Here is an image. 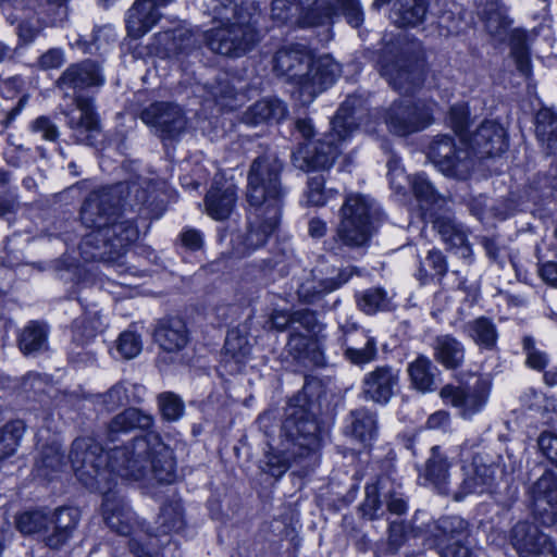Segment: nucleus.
<instances>
[{
	"mask_svg": "<svg viewBox=\"0 0 557 557\" xmlns=\"http://www.w3.org/2000/svg\"><path fill=\"white\" fill-rule=\"evenodd\" d=\"M69 459L76 478L88 488L103 491L113 475L160 483L175 481L172 451L156 434L134 440L129 447H114L110 453L90 437L73 442Z\"/></svg>",
	"mask_w": 557,
	"mask_h": 557,
	"instance_id": "nucleus-1",
	"label": "nucleus"
},
{
	"mask_svg": "<svg viewBox=\"0 0 557 557\" xmlns=\"http://www.w3.org/2000/svg\"><path fill=\"white\" fill-rule=\"evenodd\" d=\"M283 169V161L274 152H265L250 164L246 186L249 213L245 245L248 250L263 246L280 225L288 193L281 181Z\"/></svg>",
	"mask_w": 557,
	"mask_h": 557,
	"instance_id": "nucleus-2",
	"label": "nucleus"
},
{
	"mask_svg": "<svg viewBox=\"0 0 557 557\" xmlns=\"http://www.w3.org/2000/svg\"><path fill=\"white\" fill-rule=\"evenodd\" d=\"M120 198L115 188L106 187L91 193L82 210V222L94 228L84 236L79 249L86 261L114 263L138 237L131 221H116Z\"/></svg>",
	"mask_w": 557,
	"mask_h": 557,
	"instance_id": "nucleus-3",
	"label": "nucleus"
},
{
	"mask_svg": "<svg viewBox=\"0 0 557 557\" xmlns=\"http://www.w3.org/2000/svg\"><path fill=\"white\" fill-rule=\"evenodd\" d=\"M214 27L201 38L218 54L239 58L260 41L259 9L255 3L237 0H212L208 5Z\"/></svg>",
	"mask_w": 557,
	"mask_h": 557,
	"instance_id": "nucleus-4",
	"label": "nucleus"
},
{
	"mask_svg": "<svg viewBox=\"0 0 557 557\" xmlns=\"http://www.w3.org/2000/svg\"><path fill=\"white\" fill-rule=\"evenodd\" d=\"M274 71L295 85L294 92L306 106L335 83L341 65L327 54L313 59L305 46L292 45L275 53Z\"/></svg>",
	"mask_w": 557,
	"mask_h": 557,
	"instance_id": "nucleus-5",
	"label": "nucleus"
},
{
	"mask_svg": "<svg viewBox=\"0 0 557 557\" xmlns=\"http://www.w3.org/2000/svg\"><path fill=\"white\" fill-rule=\"evenodd\" d=\"M364 100L359 96H348L338 108L333 121L332 129L322 139L312 146H307L294 154L296 166L301 170H326L331 168L341 151V146L351 136L358 126H363L369 133L374 132L368 120Z\"/></svg>",
	"mask_w": 557,
	"mask_h": 557,
	"instance_id": "nucleus-6",
	"label": "nucleus"
},
{
	"mask_svg": "<svg viewBox=\"0 0 557 557\" xmlns=\"http://www.w3.org/2000/svg\"><path fill=\"white\" fill-rule=\"evenodd\" d=\"M339 14L352 27L363 23V12L358 0H273L271 8L273 20L300 27L323 25Z\"/></svg>",
	"mask_w": 557,
	"mask_h": 557,
	"instance_id": "nucleus-7",
	"label": "nucleus"
},
{
	"mask_svg": "<svg viewBox=\"0 0 557 557\" xmlns=\"http://www.w3.org/2000/svg\"><path fill=\"white\" fill-rule=\"evenodd\" d=\"M380 71L396 90L410 94L423 83V64L413 45H386L379 59Z\"/></svg>",
	"mask_w": 557,
	"mask_h": 557,
	"instance_id": "nucleus-8",
	"label": "nucleus"
},
{
	"mask_svg": "<svg viewBox=\"0 0 557 557\" xmlns=\"http://www.w3.org/2000/svg\"><path fill=\"white\" fill-rule=\"evenodd\" d=\"M102 503V517L107 525L114 532L128 536L129 548L134 557H160L158 553L146 552L144 540L149 537L148 532L137 523L135 513L125 503V500L115 493L104 490Z\"/></svg>",
	"mask_w": 557,
	"mask_h": 557,
	"instance_id": "nucleus-9",
	"label": "nucleus"
},
{
	"mask_svg": "<svg viewBox=\"0 0 557 557\" xmlns=\"http://www.w3.org/2000/svg\"><path fill=\"white\" fill-rule=\"evenodd\" d=\"M280 442L283 444L281 451L292 449L300 457L317 449L320 446V429L314 414L304 407L289 406L282 424Z\"/></svg>",
	"mask_w": 557,
	"mask_h": 557,
	"instance_id": "nucleus-10",
	"label": "nucleus"
},
{
	"mask_svg": "<svg viewBox=\"0 0 557 557\" xmlns=\"http://www.w3.org/2000/svg\"><path fill=\"white\" fill-rule=\"evenodd\" d=\"M503 458L499 455H492L486 451H478L473 455L472 461L465 467V478L461 483V491L455 496L457 500L468 494H490L494 491L498 479L502 478Z\"/></svg>",
	"mask_w": 557,
	"mask_h": 557,
	"instance_id": "nucleus-11",
	"label": "nucleus"
},
{
	"mask_svg": "<svg viewBox=\"0 0 557 557\" xmlns=\"http://www.w3.org/2000/svg\"><path fill=\"white\" fill-rule=\"evenodd\" d=\"M428 157L443 175L459 181L467 180L474 166L470 151L457 147L447 135H438L432 140Z\"/></svg>",
	"mask_w": 557,
	"mask_h": 557,
	"instance_id": "nucleus-12",
	"label": "nucleus"
},
{
	"mask_svg": "<svg viewBox=\"0 0 557 557\" xmlns=\"http://www.w3.org/2000/svg\"><path fill=\"white\" fill-rule=\"evenodd\" d=\"M428 157L443 175L459 181L467 180L474 166L470 151L457 147L447 135H438L432 140Z\"/></svg>",
	"mask_w": 557,
	"mask_h": 557,
	"instance_id": "nucleus-13",
	"label": "nucleus"
},
{
	"mask_svg": "<svg viewBox=\"0 0 557 557\" xmlns=\"http://www.w3.org/2000/svg\"><path fill=\"white\" fill-rule=\"evenodd\" d=\"M428 157L443 175L459 181L467 180L474 166L470 151L457 147L447 135H438L432 140Z\"/></svg>",
	"mask_w": 557,
	"mask_h": 557,
	"instance_id": "nucleus-14",
	"label": "nucleus"
},
{
	"mask_svg": "<svg viewBox=\"0 0 557 557\" xmlns=\"http://www.w3.org/2000/svg\"><path fill=\"white\" fill-rule=\"evenodd\" d=\"M371 201L362 195H349L341 209L338 237L350 247L364 245L370 237Z\"/></svg>",
	"mask_w": 557,
	"mask_h": 557,
	"instance_id": "nucleus-15",
	"label": "nucleus"
},
{
	"mask_svg": "<svg viewBox=\"0 0 557 557\" xmlns=\"http://www.w3.org/2000/svg\"><path fill=\"white\" fill-rule=\"evenodd\" d=\"M431 115L432 111L428 104L401 99L388 108L384 120L392 133L406 136L426 127L431 123Z\"/></svg>",
	"mask_w": 557,
	"mask_h": 557,
	"instance_id": "nucleus-16",
	"label": "nucleus"
},
{
	"mask_svg": "<svg viewBox=\"0 0 557 557\" xmlns=\"http://www.w3.org/2000/svg\"><path fill=\"white\" fill-rule=\"evenodd\" d=\"M388 175L392 187L399 191L405 188V182H410L412 191L424 211V218H428L431 211L442 210L449 203V200L437 193L424 173L414 174L409 178L405 175L404 170L397 166V161L391 160L388 162Z\"/></svg>",
	"mask_w": 557,
	"mask_h": 557,
	"instance_id": "nucleus-17",
	"label": "nucleus"
},
{
	"mask_svg": "<svg viewBox=\"0 0 557 557\" xmlns=\"http://www.w3.org/2000/svg\"><path fill=\"white\" fill-rule=\"evenodd\" d=\"M509 539L520 557H557L550 537L528 521L517 522L510 531Z\"/></svg>",
	"mask_w": 557,
	"mask_h": 557,
	"instance_id": "nucleus-18",
	"label": "nucleus"
},
{
	"mask_svg": "<svg viewBox=\"0 0 557 557\" xmlns=\"http://www.w3.org/2000/svg\"><path fill=\"white\" fill-rule=\"evenodd\" d=\"M530 497L534 518L545 527L557 523V476L544 472L531 486Z\"/></svg>",
	"mask_w": 557,
	"mask_h": 557,
	"instance_id": "nucleus-19",
	"label": "nucleus"
},
{
	"mask_svg": "<svg viewBox=\"0 0 557 557\" xmlns=\"http://www.w3.org/2000/svg\"><path fill=\"white\" fill-rule=\"evenodd\" d=\"M400 372L392 366H379L364 374L362 393L367 400L386 405L398 392Z\"/></svg>",
	"mask_w": 557,
	"mask_h": 557,
	"instance_id": "nucleus-20",
	"label": "nucleus"
},
{
	"mask_svg": "<svg viewBox=\"0 0 557 557\" xmlns=\"http://www.w3.org/2000/svg\"><path fill=\"white\" fill-rule=\"evenodd\" d=\"M462 144L468 147L471 156L486 158L503 153L507 147L505 129L494 121H484L470 135L462 139Z\"/></svg>",
	"mask_w": 557,
	"mask_h": 557,
	"instance_id": "nucleus-21",
	"label": "nucleus"
},
{
	"mask_svg": "<svg viewBox=\"0 0 557 557\" xmlns=\"http://www.w3.org/2000/svg\"><path fill=\"white\" fill-rule=\"evenodd\" d=\"M425 219L433 224V227L449 249H456V252L463 259L470 258L471 248L465 228L456 222L449 203L442 210L431 211Z\"/></svg>",
	"mask_w": 557,
	"mask_h": 557,
	"instance_id": "nucleus-22",
	"label": "nucleus"
},
{
	"mask_svg": "<svg viewBox=\"0 0 557 557\" xmlns=\"http://www.w3.org/2000/svg\"><path fill=\"white\" fill-rule=\"evenodd\" d=\"M75 108L64 112L67 126L74 132L76 141L92 145L94 133L99 132L98 116L94 110V100L89 97L76 96Z\"/></svg>",
	"mask_w": 557,
	"mask_h": 557,
	"instance_id": "nucleus-23",
	"label": "nucleus"
},
{
	"mask_svg": "<svg viewBox=\"0 0 557 557\" xmlns=\"http://www.w3.org/2000/svg\"><path fill=\"white\" fill-rule=\"evenodd\" d=\"M345 358L355 366H364L377 357V341L364 329L354 325L343 329Z\"/></svg>",
	"mask_w": 557,
	"mask_h": 557,
	"instance_id": "nucleus-24",
	"label": "nucleus"
},
{
	"mask_svg": "<svg viewBox=\"0 0 557 557\" xmlns=\"http://www.w3.org/2000/svg\"><path fill=\"white\" fill-rule=\"evenodd\" d=\"M440 395L444 403L457 408L463 419H471L479 413L484 408L488 397V393L482 383H478L472 388L446 385L441 389Z\"/></svg>",
	"mask_w": 557,
	"mask_h": 557,
	"instance_id": "nucleus-25",
	"label": "nucleus"
},
{
	"mask_svg": "<svg viewBox=\"0 0 557 557\" xmlns=\"http://www.w3.org/2000/svg\"><path fill=\"white\" fill-rule=\"evenodd\" d=\"M140 119L145 124L168 137L180 134L185 127L181 108L170 102L151 103L143 110Z\"/></svg>",
	"mask_w": 557,
	"mask_h": 557,
	"instance_id": "nucleus-26",
	"label": "nucleus"
},
{
	"mask_svg": "<svg viewBox=\"0 0 557 557\" xmlns=\"http://www.w3.org/2000/svg\"><path fill=\"white\" fill-rule=\"evenodd\" d=\"M172 0H136L126 12V28L132 38H140L156 26L161 14L159 9Z\"/></svg>",
	"mask_w": 557,
	"mask_h": 557,
	"instance_id": "nucleus-27",
	"label": "nucleus"
},
{
	"mask_svg": "<svg viewBox=\"0 0 557 557\" xmlns=\"http://www.w3.org/2000/svg\"><path fill=\"white\" fill-rule=\"evenodd\" d=\"M237 202V188L231 182L214 181L205 197L206 212L214 220L222 221L232 214Z\"/></svg>",
	"mask_w": 557,
	"mask_h": 557,
	"instance_id": "nucleus-28",
	"label": "nucleus"
},
{
	"mask_svg": "<svg viewBox=\"0 0 557 557\" xmlns=\"http://www.w3.org/2000/svg\"><path fill=\"white\" fill-rule=\"evenodd\" d=\"M81 519V511L76 507H62L49 517V534L44 536V541L50 548H60L72 536L73 531Z\"/></svg>",
	"mask_w": 557,
	"mask_h": 557,
	"instance_id": "nucleus-29",
	"label": "nucleus"
},
{
	"mask_svg": "<svg viewBox=\"0 0 557 557\" xmlns=\"http://www.w3.org/2000/svg\"><path fill=\"white\" fill-rule=\"evenodd\" d=\"M153 335L156 343L166 352H178L189 342V331L185 321L176 317L160 320Z\"/></svg>",
	"mask_w": 557,
	"mask_h": 557,
	"instance_id": "nucleus-30",
	"label": "nucleus"
},
{
	"mask_svg": "<svg viewBox=\"0 0 557 557\" xmlns=\"http://www.w3.org/2000/svg\"><path fill=\"white\" fill-rule=\"evenodd\" d=\"M104 78L99 66L90 60L71 64L59 77L57 84L62 89H85L101 86Z\"/></svg>",
	"mask_w": 557,
	"mask_h": 557,
	"instance_id": "nucleus-31",
	"label": "nucleus"
},
{
	"mask_svg": "<svg viewBox=\"0 0 557 557\" xmlns=\"http://www.w3.org/2000/svg\"><path fill=\"white\" fill-rule=\"evenodd\" d=\"M352 274V268H345L338 272L336 277H329L325 280L309 278L298 287V298L305 304H314L324 295L336 290L347 283Z\"/></svg>",
	"mask_w": 557,
	"mask_h": 557,
	"instance_id": "nucleus-32",
	"label": "nucleus"
},
{
	"mask_svg": "<svg viewBox=\"0 0 557 557\" xmlns=\"http://www.w3.org/2000/svg\"><path fill=\"white\" fill-rule=\"evenodd\" d=\"M450 466L441 447L433 446L421 475L438 493L447 494L450 483Z\"/></svg>",
	"mask_w": 557,
	"mask_h": 557,
	"instance_id": "nucleus-33",
	"label": "nucleus"
},
{
	"mask_svg": "<svg viewBox=\"0 0 557 557\" xmlns=\"http://www.w3.org/2000/svg\"><path fill=\"white\" fill-rule=\"evenodd\" d=\"M0 9L7 21L11 24L21 20L17 34L24 42H32L39 34L40 26L37 20L26 18L28 13L23 5V0H0Z\"/></svg>",
	"mask_w": 557,
	"mask_h": 557,
	"instance_id": "nucleus-34",
	"label": "nucleus"
},
{
	"mask_svg": "<svg viewBox=\"0 0 557 557\" xmlns=\"http://www.w3.org/2000/svg\"><path fill=\"white\" fill-rule=\"evenodd\" d=\"M287 108L285 103L277 98H264L250 106L243 114L242 120L245 124L256 126L262 123L285 119Z\"/></svg>",
	"mask_w": 557,
	"mask_h": 557,
	"instance_id": "nucleus-35",
	"label": "nucleus"
},
{
	"mask_svg": "<svg viewBox=\"0 0 557 557\" xmlns=\"http://www.w3.org/2000/svg\"><path fill=\"white\" fill-rule=\"evenodd\" d=\"M433 356L444 368L455 370L465 361V346L456 337L449 334L438 335L434 338Z\"/></svg>",
	"mask_w": 557,
	"mask_h": 557,
	"instance_id": "nucleus-36",
	"label": "nucleus"
},
{
	"mask_svg": "<svg viewBox=\"0 0 557 557\" xmlns=\"http://www.w3.org/2000/svg\"><path fill=\"white\" fill-rule=\"evenodd\" d=\"M157 524V533L154 535L148 533L149 537L145 539L144 542H147L148 545L146 552L158 553L161 555L158 550L154 549V542L159 541L158 537L162 535H169L172 532H177L184 527L181 505L175 503L163 506L160 515L158 516Z\"/></svg>",
	"mask_w": 557,
	"mask_h": 557,
	"instance_id": "nucleus-37",
	"label": "nucleus"
},
{
	"mask_svg": "<svg viewBox=\"0 0 557 557\" xmlns=\"http://www.w3.org/2000/svg\"><path fill=\"white\" fill-rule=\"evenodd\" d=\"M345 433L361 443L372 441L376 435V417L367 408H358L346 418Z\"/></svg>",
	"mask_w": 557,
	"mask_h": 557,
	"instance_id": "nucleus-38",
	"label": "nucleus"
},
{
	"mask_svg": "<svg viewBox=\"0 0 557 557\" xmlns=\"http://www.w3.org/2000/svg\"><path fill=\"white\" fill-rule=\"evenodd\" d=\"M152 417L136 408H128L116 414L108 425V436L115 441L119 434L128 433L135 429L146 430L152 425Z\"/></svg>",
	"mask_w": 557,
	"mask_h": 557,
	"instance_id": "nucleus-39",
	"label": "nucleus"
},
{
	"mask_svg": "<svg viewBox=\"0 0 557 557\" xmlns=\"http://www.w3.org/2000/svg\"><path fill=\"white\" fill-rule=\"evenodd\" d=\"M159 41L164 45V50L169 54L187 53L199 47L201 40L194 30L185 25H181L172 30L159 35Z\"/></svg>",
	"mask_w": 557,
	"mask_h": 557,
	"instance_id": "nucleus-40",
	"label": "nucleus"
},
{
	"mask_svg": "<svg viewBox=\"0 0 557 557\" xmlns=\"http://www.w3.org/2000/svg\"><path fill=\"white\" fill-rule=\"evenodd\" d=\"M463 331L482 349L496 348L498 331L492 319L486 317L473 319L465 325Z\"/></svg>",
	"mask_w": 557,
	"mask_h": 557,
	"instance_id": "nucleus-41",
	"label": "nucleus"
},
{
	"mask_svg": "<svg viewBox=\"0 0 557 557\" xmlns=\"http://www.w3.org/2000/svg\"><path fill=\"white\" fill-rule=\"evenodd\" d=\"M429 0H397L394 22L398 26H416L429 15Z\"/></svg>",
	"mask_w": 557,
	"mask_h": 557,
	"instance_id": "nucleus-42",
	"label": "nucleus"
},
{
	"mask_svg": "<svg viewBox=\"0 0 557 557\" xmlns=\"http://www.w3.org/2000/svg\"><path fill=\"white\" fill-rule=\"evenodd\" d=\"M435 370L429 357L420 355L408 364V375L411 385L422 392H431L435 385Z\"/></svg>",
	"mask_w": 557,
	"mask_h": 557,
	"instance_id": "nucleus-43",
	"label": "nucleus"
},
{
	"mask_svg": "<svg viewBox=\"0 0 557 557\" xmlns=\"http://www.w3.org/2000/svg\"><path fill=\"white\" fill-rule=\"evenodd\" d=\"M429 15L446 35L456 34L460 27L457 7L447 0H429Z\"/></svg>",
	"mask_w": 557,
	"mask_h": 557,
	"instance_id": "nucleus-44",
	"label": "nucleus"
},
{
	"mask_svg": "<svg viewBox=\"0 0 557 557\" xmlns=\"http://www.w3.org/2000/svg\"><path fill=\"white\" fill-rule=\"evenodd\" d=\"M106 327L104 320L98 311H88L76 319L73 324V341L84 347Z\"/></svg>",
	"mask_w": 557,
	"mask_h": 557,
	"instance_id": "nucleus-45",
	"label": "nucleus"
},
{
	"mask_svg": "<svg viewBox=\"0 0 557 557\" xmlns=\"http://www.w3.org/2000/svg\"><path fill=\"white\" fill-rule=\"evenodd\" d=\"M535 132L547 153H557V116L549 109H541L535 116Z\"/></svg>",
	"mask_w": 557,
	"mask_h": 557,
	"instance_id": "nucleus-46",
	"label": "nucleus"
},
{
	"mask_svg": "<svg viewBox=\"0 0 557 557\" xmlns=\"http://www.w3.org/2000/svg\"><path fill=\"white\" fill-rule=\"evenodd\" d=\"M282 449L283 444L281 442L275 447L270 446L262 460L261 469L274 478L282 476L289 469L292 462L300 458L292 449L286 448V451H281Z\"/></svg>",
	"mask_w": 557,
	"mask_h": 557,
	"instance_id": "nucleus-47",
	"label": "nucleus"
},
{
	"mask_svg": "<svg viewBox=\"0 0 557 557\" xmlns=\"http://www.w3.org/2000/svg\"><path fill=\"white\" fill-rule=\"evenodd\" d=\"M292 323L294 333L290 335L288 347L290 350H298L300 352L307 347L308 339L306 336L297 333V330L301 327L309 333H314L319 327L318 319L314 312L305 309L293 312Z\"/></svg>",
	"mask_w": 557,
	"mask_h": 557,
	"instance_id": "nucleus-48",
	"label": "nucleus"
},
{
	"mask_svg": "<svg viewBox=\"0 0 557 557\" xmlns=\"http://www.w3.org/2000/svg\"><path fill=\"white\" fill-rule=\"evenodd\" d=\"M48 330L45 325L30 322L22 331L18 344L25 355L39 352L47 347Z\"/></svg>",
	"mask_w": 557,
	"mask_h": 557,
	"instance_id": "nucleus-49",
	"label": "nucleus"
},
{
	"mask_svg": "<svg viewBox=\"0 0 557 557\" xmlns=\"http://www.w3.org/2000/svg\"><path fill=\"white\" fill-rule=\"evenodd\" d=\"M447 272V262L440 250H430L426 258L420 262L416 277L422 285L437 278L441 281Z\"/></svg>",
	"mask_w": 557,
	"mask_h": 557,
	"instance_id": "nucleus-50",
	"label": "nucleus"
},
{
	"mask_svg": "<svg viewBox=\"0 0 557 557\" xmlns=\"http://www.w3.org/2000/svg\"><path fill=\"white\" fill-rule=\"evenodd\" d=\"M510 51L517 70L529 77L532 72L530 51L527 45V34L521 29H515L510 37Z\"/></svg>",
	"mask_w": 557,
	"mask_h": 557,
	"instance_id": "nucleus-51",
	"label": "nucleus"
},
{
	"mask_svg": "<svg viewBox=\"0 0 557 557\" xmlns=\"http://www.w3.org/2000/svg\"><path fill=\"white\" fill-rule=\"evenodd\" d=\"M484 12L487 15V28L494 35L500 34L502 29H506L512 24L511 17L508 15V9L502 0H483Z\"/></svg>",
	"mask_w": 557,
	"mask_h": 557,
	"instance_id": "nucleus-52",
	"label": "nucleus"
},
{
	"mask_svg": "<svg viewBox=\"0 0 557 557\" xmlns=\"http://www.w3.org/2000/svg\"><path fill=\"white\" fill-rule=\"evenodd\" d=\"M324 184L325 177L322 174H315L308 178L304 194L306 206L322 207L337 195L334 189H325Z\"/></svg>",
	"mask_w": 557,
	"mask_h": 557,
	"instance_id": "nucleus-53",
	"label": "nucleus"
},
{
	"mask_svg": "<svg viewBox=\"0 0 557 557\" xmlns=\"http://www.w3.org/2000/svg\"><path fill=\"white\" fill-rule=\"evenodd\" d=\"M436 529L438 533H435V536L443 537L449 543L468 540V523L458 516L438 519Z\"/></svg>",
	"mask_w": 557,
	"mask_h": 557,
	"instance_id": "nucleus-54",
	"label": "nucleus"
},
{
	"mask_svg": "<svg viewBox=\"0 0 557 557\" xmlns=\"http://www.w3.org/2000/svg\"><path fill=\"white\" fill-rule=\"evenodd\" d=\"M250 352L251 348L245 336L239 335L235 331L227 334L224 344V357L226 361H234L237 364H244Z\"/></svg>",
	"mask_w": 557,
	"mask_h": 557,
	"instance_id": "nucleus-55",
	"label": "nucleus"
},
{
	"mask_svg": "<svg viewBox=\"0 0 557 557\" xmlns=\"http://www.w3.org/2000/svg\"><path fill=\"white\" fill-rule=\"evenodd\" d=\"M64 466L63 455L59 447H46L41 453L40 460L36 463L37 475L47 480H52L54 478L53 473L61 471Z\"/></svg>",
	"mask_w": 557,
	"mask_h": 557,
	"instance_id": "nucleus-56",
	"label": "nucleus"
},
{
	"mask_svg": "<svg viewBox=\"0 0 557 557\" xmlns=\"http://www.w3.org/2000/svg\"><path fill=\"white\" fill-rule=\"evenodd\" d=\"M22 421H13L0 429V460L14 454L24 434Z\"/></svg>",
	"mask_w": 557,
	"mask_h": 557,
	"instance_id": "nucleus-57",
	"label": "nucleus"
},
{
	"mask_svg": "<svg viewBox=\"0 0 557 557\" xmlns=\"http://www.w3.org/2000/svg\"><path fill=\"white\" fill-rule=\"evenodd\" d=\"M16 529L24 535L49 532V517L41 511H27L16 518Z\"/></svg>",
	"mask_w": 557,
	"mask_h": 557,
	"instance_id": "nucleus-58",
	"label": "nucleus"
},
{
	"mask_svg": "<svg viewBox=\"0 0 557 557\" xmlns=\"http://www.w3.org/2000/svg\"><path fill=\"white\" fill-rule=\"evenodd\" d=\"M389 299L382 288H370L364 290L358 298L359 308L368 314L379 310L387 309Z\"/></svg>",
	"mask_w": 557,
	"mask_h": 557,
	"instance_id": "nucleus-59",
	"label": "nucleus"
},
{
	"mask_svg": "<svg viewBox=\"0 0 557 557\" xmlns=\"http://www.w3.org/2000/svg\"><path fill=\"white\" fill-rule=\"evenodd\" d=\"M522 349L525 355V364L536 371H543L549 362V357L535 343L534 338L525 336L522 341Z\"/></svg>",
	"mask_w": 557,
	"mask_h": 557,
	"instance_id": "nucleus-60",
	"label": "nucleus"
},
{
	"mask_svg": "<svg viewBox=\"0 0 557 557\" xmlns=\"http://www.w3.org/2000/svg\"><path fill=\"white\" fill-rule=\"evenodd\" d=\"M364 495V499L360 505L362 516L370 520L380 518L384 513V510L380 500L377 486L375 484H367Z\"/></svg>",
	"mask_w": 557,
	"mask_h": 557,
	"instance_id": "nucleus-61",
	"label": "nucleus"
},
{
	"mask_svg": "<svg viewBox=\"0 0 557 557\" xmlns=\"http://www.w3.org/2000/svg\"><path fill=\"white\" fill-rule=\"evenodd\" d=\"M100 404L108 411H113L119 407L129 403L128 388L124 383H117L107 393L99 397Z\"/></svg>",
	"mask_w": 557,
	"mask_h": 557,
	"instance_id": "nucleus-62",
	"label": "nucleus"
},
{
	"mask_svg": "<svg viewBox=\"0 0 557 557\" xmlns=\"http://www.w3.org/2000/svg\"><path fill=\"white\" fill-rule=\"evenodd\" d=\"M209 94L222 106L233 108L228 102L230 99L236 97V91L233 85H231L228 76L222 74L218 77L215 84H211L209 87Z\"/></svg>",
	"mask_w": 557,
	"mask_h": 557,
	"instance_id": "nucleus-63",
	"label": "nucleus"
},
{
	"mask_svg": "<svg viewBox=\"0 0 557 557\" xmlns=\"http://www.w3.org/2000/svg\"><path fill=\"white\" fill-rule=\"evenodd\" d=\"M141 347L139 335L131 331L121 333L116 342V349L124 359L136 357L140 352Z\"/></svg>",
	"mask_w": 557,
	"mask_h": 557,
	"instance_id": "nucleus-64",
	"label": "nucleus"
}]
</instances>
